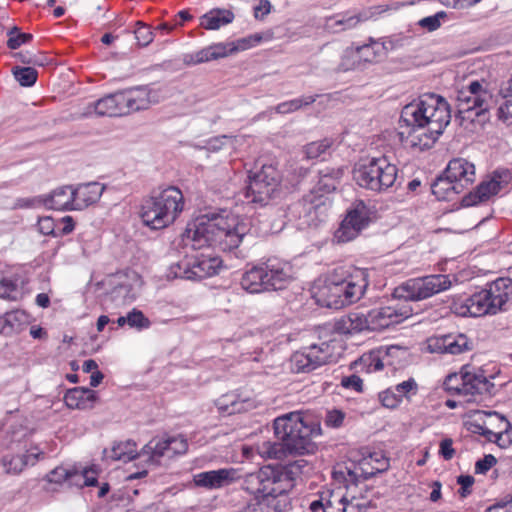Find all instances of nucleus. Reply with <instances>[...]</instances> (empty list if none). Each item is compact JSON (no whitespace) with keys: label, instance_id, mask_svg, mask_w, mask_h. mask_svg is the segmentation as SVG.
Instances as JSON below:
<instances>
[{"label":"nucleus","instance_id":"57","mask_svg":"<svg viewBox=\"0 0 512 512\" xmlns=\"http://www.w3.org/2000/svg\"><path fill=\"white\" fill-rule=\"evenodd\" d=\"M501 422L504 423L505 428L504 430L497 432V436L493 443H496L500 448H507L512 443V437H511V424L510 422L504 417L499 416Z\"/></svg>","mask_w":512,"mask_h":512},{"label":"nucleus","instance_id":"24","mask_svg":"<svg viewBox=\"0 0 512 512\" xmlns=\"http://www.w3.org/2000/svg\"><path fill=\"white\" fill-rule=\"evenodd\" d=\"M118 117L124 116L120 91L109 94L96 102L89 104L82 116L92 115Z\"/></svg>","mask_w":512,"mask_h":512},{"label":"nucleus","instance_id":"38","mask_svg":"<svg viewBox=\"0 0 512 512\" xmlns=\"http://www.w3.org/2000/svg\"><path fill=\"white\" fill-rule=\"evenodd\" d=\"M110 458L115 461L128 462L139 458V452L136 450V443L131 440L119 442L113 445Z\"/></svg>","mask_w":512,"mask_h":512},{"label":"nucleus","instance_id":"10","mask_svg":"<svg viewBox=\"0 0 512 512\" xmlns=\"http://www.w3.org/2000/svg\"><path fill=\"white\" fill-rule=\"evenodd\" d=\"M389 466V460L381 453H371L358 462L350 461L339 464L333 471V478L344 483L348 488L350 485H357L362 480L385 471Z\"/></svg>","mask_w":512,"mask_h":512},{"label":"nucleus","instance_id":"64","mask_svg":"<svg viewBox=\"0 0 512 512\" xmlns=\"http://www.w3.org/2000/svg\"><path fill=\"white\" fill-rule=\"evenodd\" d=\"M497 116L507 126L512 125V100H507L499 106Z\"/></svg>","mask_w":512,"mask_h":512},{"label":"nucleus","instance_id":"34","mask_svg":"<svg viewBox=\"0 0 512 512\" xmlns=\"http://www.w3.org/2000/svg\"><path fill=\"white\" fill-rule=\"evenodd\" d=\"M234 14L226 9H211L201 17L200 25L207 30H217L220 27L231 23Z\"/></svg>","mask_w":512,"mask_h":512},{"label":"nucleus","instance_id":"47","mask_svg":"<svg viewBox=\"0 0 512 512\" xmlns=\"http://www.w3.org/2000/svg\"><path fill=\"white\" fill-rule=\"evenodd\" d=\"M25 317L24 312L15 310L5 313L0 318V325L2 326L3 333H10L17 329Z\"/></svg>","mask_w":512,"mask_h":512},{"label":"nucleus","instance_id":"27","mask_svg":"<svg viewBox=\"0 0 512 512\" xmlns=\"http://www.w3.org/2000/svg\"><path fill=\"white\" fill-rule=\"evenodd\" d=\"M288 506L287 494L255 498L238 512H282Z\"/></svg>","mask_w":512,"mask_h":512},{"label":"nucleus","instance_id":"48","mask_svg":"<svg viewBox=\"0 0 512 512\" xmlns=\"http://www.w3.org/2000/svg\"><path fill=\"white\" fill-rule=\"evenodd\" d=\"M13 75L21 86L30 87L36 83L38 72L32 67H15Z\"/></svg>","mask_w":512,"mask_h":512},{"label":"nucleus","instance_id":"52","mask_svg":"<svg viewBox=\"0 0 512 512\" xmlns=\"http://www.w3.org/2000/svg\"><path fill=\"white\" fill-rule=\"evenodd\" d=\"M33 36L30 33H21L17 27H13L8 31L7 46L10 49H17L21 45L26 44L32 40Z\"/></svg>","mask_w":512,"mask_h":512},{"label":"nucleus","instance_id":"20","mask_svg":"<svg viewBox=\"0 0 512 512\" xmlns=\"http://www.w3.org/2000/svg\"><path fill=\"white\" fill-rule=\"evenodd\" d=\"M491 387H493V384L487 379L483 371L462 369L461 389L462 397L466 402L475 401L476 395L490 392Z\"/></svg>","mask_w":512,"mask_h":512},{"label":"nucleus","instance_id":"40","mask_svg":"<svg viewBox=\"0 0 512 512\" xmlns=\"http://www.w3.org/2000/svg\"><path fill=\"white\" fill-rule=\"evenodd\" d=\"M363 64L377 62L385 54L383 43L372 40L368 44L357 46Z\"/></svg>","mask_w":512,"mask_h":512},{"label":"nucleus","instance_id":"29","mask_svg":"<svg viewBox=\"0 0 512 512\" xmlns=\"http://www.w3.org/2000/svg\"><path fill=\"white\" fill-rule=\"evenodd\" d=\"M266 276L267 272L264 271L262 263L257 266H253L242 275L240 282L241 287L249 293L270 291Z\"/></svg>","mask_w":512,"mask_h":512},{"label":"nucleus","instance_id":"62","mask_svg":"<svg viewBox=\"0 0 512 512\" xmlns=\"http://www.w3.org/2000/svg\"><path fill=\"white\" fill-rule=\"evenodd\" d=\"M447 335L431 337L427 341L428 350L431 353H446Z\"/></svg>","mask_w":512,"mask_h":512},{"label":"nucleus","instance_id":"55","mask_svg":"<svg viewBox=\"0 0 512 512\" xmlns=\"http://www.w3.org/2000/svg\"><path fill=\"white\" fill-rule=\"evenodd\" d=\"M192 272V262L191 260H181L170 267V275H173L174 278L192 280L188 277Z\"/></svg>","mask_w":512,"mask_h":512},{"label":"nucleus","instance_id":"42","mask_svg":"<svg viewBox=\"0 0 512 512\" xmlns=\"http://www.w3.org/2000/svg\"><path fill=\"white\" fill-rule=\"evenodd\" d=\"M432 193L438 198V199H449L450 195L453 194H460L462 191H458L456 189V184L452 179L448 178V175H446V171L444 172L443 177H438L436 181L432 184Z\"/></svg>","mask_w":512,"mask_h":512},{"label":"nucleus","instance_id":"51","mask_svg":"<svg viewBox=\"0 0 512 512\" xmlns=\"http://www.w3.org/2000/svg\"><path fill=\"white\" fill-rule=\"evenodd\" d=\"M136 28L133 31L135 39L139 46H147L153 41L154 34L151 28L141 21L136 22Z\"/></svg>","mask_w":512,"mask_h":512},{"label":"nucleus","instance_id":"35","mask_svg":"<svg viewBox=\"0 0 512 512\" xmlns=\"http://www.w3.org/2000/svg\"><path fill=\"white\" fill-rule=\"evenodd\" d=\"M343 168H325L319 171L318 190L324 193L334 191L343 176Z\"/></svg>","mask_w":512,"mask_h":512},{"label":"nucleus","instance_id":"53","mask_svg":"<svg viewBox=\"0 0 512 512\" xmlns=\"http://www.w3.org/2000/svg\"><path fill=\"white\" fill-rule=\"evenodd\" d=\"M128 319V325L132 328L147 329L150 327V320L143 314L142 311L134 308L126 315Z\"/></svg>","mask_w":512,"mask_h":512},{"label":"nucleus","instance_id":"3","mask_svg":"<svg viewBox=\"0 0 512 512\" xmlns=\"http://www.w3.org/2000/svg\"><path fill=\"white\" fill-rule=\"evenodd\" d=\"M400 120L411 128L409 133L418 132L426 138L423 147H430L450 123V106L440 95L424 94L417 102L404 106Z\"/></svg>","mask_w":512,"mask_h":512},{"label":"nucleus","instance_id":"54","mask_svg":"<svg viewBox=\"0 0 512 512\" xmlns=\"http://www.w3.org/2000/svg\"><path fill=\"white\" fill-rule=\"evenodd\" d=\"M446 17L445 11H439L434 15L420 19L418 25L429 32H433L441 26V20H444Z\"/></svg>","mask_w":512,"mask_h":512},{"label":"nucleus","instance_id":"61","mask_svg":"<svg viewBox=\"0 0 512 512\" xmlns=\"http://www.w3.org/2000/svg\"><path fill=\"white\" fill-rule=\"evenodd\" d=\"M345 413L341 410L333 409L327 411L325 417V424L331 428H339L343 425Z\"/></svg>","mask_w":512,"mask_h":512},{"label":"nucleus","instance_id":"58","mask_svg":"<svg viewBox=\"0 0 512 512\" xmlns=\"http://www.w3.org/2000/svg\"><path fill=\"white\" fill-rule=\"evenodd\" d=\"M23 64L45 66L48 63L47 57L42 53L19 52L15 55Z\"/></svg>","mask_w":512,"mask_h":512},{"label":"nucleus","instance_id":"59","mask_svg":"<svg viewBox=\"0 0 512 512\" xmlns=\"http://www.w3.org/2000/svg\"><path fill=\"white\" fill-rule=\"evenodd\" d=\"M379 400L384 407L390 409L396 408L401 403V400L397 396V393L393 387L380 392Z\"/></svg>","mask_w":512,"mask_h":512},{"label":"nucleus","instance_id":"49","mask_svg":"<svg viewBox=\"0 0 512 512\" xmlns=\"http://www.w3.org/2000/svg\"><path fill=\"white\" fill-rule=\"evenodd\" d=\"M18 279L16 277H3L0 280V298L10 301H16L15 293L18 288Z\"/></svg>","mask_w":512,"mask_h":512},{"label":"nucleus","instance_id":"15","mask_svg":"<svg viewBox=\"0 0 512 512\" xmlns=\"http://www.w3.org/2000/svg\"><path fill=\"white\" fill-rule=\"evenodd\" d=\"M510 181L511 173L508 170H497L490 178L482 181L474 191L465 195L462 205L470 207L486 202L505 189Z\"/></svg>","mask_w":512,"mask_h":512},{"label":"nucleus","instance_id":"25","mask_svg":"<svg viewBox=\"0 0 512 512\" xmlns=\"http://www.w3.org/2000/svg\"><path fill=\"white\" fill-rule=\"evenodd\" d=\"M97 400V392L84 387L71 388L67 390L64 395V402L70 409H92L95 406Z\"/></svg>","mask_w":512,"mask_h":512},{"label":"nucleus","instance_id":"6","mask_svg":"<svg viewBox=\"0 0 512 512\" xmlns=\"http://www.w3.org/2000/svg\"><path fill=\"white\" fill-rule=\"evenodd\" d=\"M307 466L306 461L297 460L285 467L275 468L264 466L256 472L248 474L242 483V488L255 498L269 495H285L295 485L296 475L302 473Z\"/></svg>","mask_w":512,"mask_h":512},{"label":"nucleus","instance_id":"56","mask_svg":"<svg viewBox=\"0 0 512 512\" xmlns=\"http://www.w3.org/2000/svg\"><path fill=\"white\" fill-rule=\"evenodd\" d=\"M167 442H169V453L170 457L178 454H184L188 449V443L184 436H167Z\"/></svg>","mask_w":512,"mask_h":512},{"label":"nucleus","instance_id":"7","mask_svg":"<svg viewBox=\"0 0 512 512\" xmlns=\"http://www.w3.org/2000/svg\"><path fill=\"white\" fill-rule=\"evenodd\" d=\"M492 94L478 80L471 81L468 86L459 91L457 109L460 125L471 132L482 129L489 120V106Z\"/></svg>","mask_w":512,"mask_h":512},{"label":"nucleus","instance_id":"18","mask_svg":"<svg viewBox=\"0 0 512 512\" xmlns=\"http://www.w3.org/2000/svg\"><path fill=\"white\" fill-rule=\"evenodd\" d=\"M412 315L410 308L406 306H385L372 309L368 312L370 330H382L391 325L398 324Z\"/></svg>","mask_w":512,"mask_h":512},{"label":"nucleus","instance_id":"2","mask_svg":"<svg viewBox=\"0 0 512 512\" xmlns=\"http://www.w3.org/2000/svg\"><path fill=\"white\" fill-rule=\"evenodd\" d=\"M249 230L244 219L223 211L197 217L187 225L184 236L194 249L215 247L231 251L239 247Z\"/></svg>","mask_w":512,"mask_h":512},{"label":"nucleus","instance_id":"4","mask_svg":"<svg viewBox=\"0 0 512 512\" xmlns=\"http://www.w3.org/2000/svg\"><path fill=\"white\" fill-rule=\"evenodd\" d=\"M184 205V196L178 187H159L142 199L139 215L145 226L160 230L176 221Z\"/></svg>","mask_w":512,"mask_h":512},{"label":"nucleus","instance_id":"11","mask_svg":"<svg viewBox=\"0 0 512 512\" xmlns=\"http://www.w3.org/2000/svg\"><path fill=\"white\" fill-rule=\"evenodd\" d=\"M452 285L449 275L433 274L405 281L394 290L399 299L420 301L448 290Z\"/></svg>","mask_w":512,"mask_h":512},{"label":"nucleus","instance_id":"12","mask_svg":"<svg viewBox=\"0 0 512 512\" xmlns=\"http://www.w3.org/2000/svg\"><path fill=\"white\" fill-rule=\"evenodd\" d=\"M334 361V347L330 342L312 344L292 354L291 369L296 373L311 372Z\"/></svg>","mask_w":512,"mask_h":512},{"label":"nucleus","instance_id":"8","mask_svg":"<svg viewBox=\"0 0 512 512\" xmlns=\"http://www.w3.org/2000/svg\"><path fill=\"white\" fill-rule=\"evenodd\" d=\"M350 281L344 286L318 281L313 288V297L320 306L341 309L363 296L368 286L367 272L356 271V275Z\"/></svg>","mask_w":512,"mask_h":512},{"label":"nucleus","instance_id":"17","mask_svg":"<svg viewBox=\"0 0 512 512\" xmlns=\"http://www.w3.org/2000/svg\"><path fill=\"white\" fill-rule=\"evenodd\" d=\"M120 94L124 115L148 109L159 101L157 91L148 86L133 87L120 91Z\"/></svg>","mask_w":512,"mask_h":512},{"label":"nucleus","instance_id":"23","mask_svg":"<svg viewBox=\"0 0 512 512\" xmlns=\"http://www.w3.org/2000/svg\"><path fill=\"white\" fill-rule=\"evenodd\" d=\"M446 175L456 184L458 191H464L475 181V166L464 158H454L449 161Z\"/></svg>","mask_w":512,"mask_h":512},{"label":"nucleus","instance_id":"22","mask_svg":"<svg viewBox=\"0 0 512 512\" xmlns=\"http://www.w3.org/2000/svg\"><path fill=\"white\" fill-rule=\"evenodd\" d=\"M262 264L267 272L269 290L282 289L293 278L292 266L286 261L270 258Z\"/></svg>","mask_w":512,"mask_h":512},{"label":"nucleus","instance_id":"9","mask_svg":"<svg viewBox=\"0 0 512 512\" xmlns=\"http://www.w3.org/2000/svg\"><path fill=\"white\" fill-rule=\"evenodd\" d=\"M398 175L396 165L386 157L363 160L355 165L353 179L362 188L382 193L391 188Z\"/></svg>","mask_w":512,"mask_h":512},{"label":"nucleus","instance_id":"1","mask_svg":"<svg viewBox=\"0 0 512 512\" xmlns=\"http://www.w3.org/2000/svg\"><path fill=\"white\" fill-rule=\"evenodd\" d=\"M273 428L278 441H264L257 446L259 455L265 459L313 454L317 450L313 439L322 433L320 422L302 411L278 416L273 422Z\"/></svg>","mask_w":512,"mask_h":512},{"label":"nucleus","instance_id":"43","mask_svg":"<svg viewBox=\"0 0 512 512\" xmlns=\"http://www.w3.org/2000/svg\"><path fill=\"white\" fill-rule=\"evenodd\" d=\"M27 461L23 454H6L2 457L1 463L5 473L17 475L27 467Z\"/></svg>","mask_w":512,"mask_h":512},{"label":"nucleus","instance_id":"33","mask_svg":"<svg viewBox=\"0 0 512 512\" xmlns=\"http://www.w3.org/2000/svg\"><path fill=\"white\" fill-rule=\"evenodd\" d=\"M228 55L227 47L223 44H215L205 47L195 53L184 55L183 61L187 65H196L211 60L223 58Z\"/></svg>","mask_w":512,"mask_h":512},{"label":"nucleus","instance_id":"37","mask_svg":"<svg viewBox=\"0 0 512 512\" xmlns=\"http://www.w3.org/2000/svg\"><path fill=\"white\" fill-rule=\"evenodd\" d=\"M356 271L364 270L354 268L352 266H338L329 272L324 280L319 281L328 284L344 286L351 282L350 280L356 275Z\"/></svg>","mask_w":512,"mask_h":512},{"label":"nucleus","instance_id":"39","mask_svg":"<svg viewBox=\"0 0 512 512\" xmlns=\"http://www.w3.org/2000/svg\"><path fill=\"white\" fill-rule=\"evenodd\" d=\"M319 95H308L279 103L274 109L279 114H289L313 104Z\"/></svg>","mask_w":512,"mask_h":512},{"label":"nucleus","instance_id":"63","mask_svg":"<svg viewBox=\"0 0 512 512\" xmlns=\"http://www.w3.org/2000/svg\"><path fill=\"white\" fill-rule=\"evenodd\" d=\"M496 463L497 459L492 454H487L475 463V473L486 474Z\"/></svg>","mask_w":512,"mask_h":512},{"label":"nucleus","instance_id":"32","mask_svg":"<svg viewBox=\"0 0 512 512\" xmlns=\"http://www.w3.org/2000/svg\"><path fill=\"white\" fill-rule=\"evenodd\" d=\"M191 262L192 272L188 277L192 280H200L218 274L222 264V260L218 257L203 255L195 258Z\"/></svg>","mask_w":512,"mask_h":512},{"label":"nucleus","instance_id":"19","mask_svg":"<svg viewBox=\"0 0 512 512\" xmlns=\"http://www.w3.org/2000/svg\"><path fill=\"white\" fill-rule=\"evenodd\" d=\"M98 468L96 466L88 467L82 471L56 467L48 475L47 480L52 483L69 482L76 486H95L97 484Z\"/></svg>","mask_w":512,"mask_h":512},{"label":"nucleus","instance_id":"30","mask_svg":"<svg viewBox=\"0 0 512 512\" xmlns=\"http://www.w3.org/2000/svg\"><path fill=\"white\" fill-rule=\"evenodd\" d=\"M44 205L54 210H76L74 189L71 186H63L55 189L43 200Z\"/></svg>","mask_w":512,"mask_h":512},{"label":"nucleus","instance_id":"50","mask_svg":"<svg viewBox=\"0 0 512 512\" xmlns=\"http://www.w3.org/2000/svg\"><path fill=\"white\" fill-rule=\"evenodd\" d=\"M397 393V396L402 401L403 398L410 400L412 396L418 392V384L413 378H409L393 387Z\"/></svg>","mask_w":512,"mask_h":512},{"label":"nucleus","instance_id":"13","mask_svg":"<svg viewBox=\"0 0 512 512\" xmlns=\"http://www.w3.org/2000/svg\"><path fill=\"white\" fill-rule=\"evenodd\" d=\"M370 502L365 497L348 498L341 488L322 493L319 500L311 503V509L321 512H366Z\"/></svg>","mask_w":512,"mask_h":512},{"label":"nucleus","instance_id":"36","mask_svg":"<svg viewBox=\"0 0 512 512\" xmlns=\"http://www.w3.org/2000/svg\"><path fill=\"white\" fill-rule=\"evenodd\" d=\"M218 409L227 414H235L246 411L250 407L248 400H239L238 395L229 393L217 400Z\"/></svg>","mask_w":512,"mask_h":512},{"label":"nucleus","instance_id":"45","mask_svg":"<svg viewBox=\"0 0 512 512\" xmlns=\"http://www.w3.org/2000/svg\"><path fill=\"white\" fill-rule=\"evenodd\" d=\"M362 65L364 64L361 60L357 47L352 46L344 50L341 57V62L339 64V68L342 71L359 69L362 67Z\"/></svg>","mask_w":512,"mask_h":512},{"label":"nucleus","instance_id":"16","mask_svg":"<svg viewBox=\"0 0 512 512\" xmlns=\"http://www.w3.org/2000/svg\"><path fill=\"white\" fill-rule=\"evenodd\" d=\"M370 209L360 201L355 207L348 211L335 232L338 242H349L355 239L370 222Z\"/></svg>","mask_w":512,"mask_h":512},{"label":"nucleus","instance_id":"5","mask_svg":"<svg viewBox=\"0 0 512 512\" xmlns=\"http://www.w3.org/2000/svg\"><path fill=\"white\" fill-rule=\"evenodd\" d=\"M511 295L512 279L501 277L471 296L454 298L450 309L462 317L494 315L503 309Z\"/></svg>","mask_w":512,"mask_h":512},{"label":"nucleus","instance_id":"46","mask_svg":"<svg viewBox=\"0 0 512 512\" xmlns=\"http://www.w3.org/2000/svg\"><path fill=\"white\" fill-rule=\"evenodd\" d=\"M469 349V341L467 337L463 334L458 335H447L446 342V353L448 354H461L462 352Z\"/></svg>","mask_w":512,"mask_h":512},{"label":"nucleus","instance_id":"14","mask_svg":"<svg viewBox=\"0 0 512 512\" xmlns=\"http://www.w3.org/2000/svg\"><path fill=\"white\" fill-rule=\"evenodd\" d=\"M278 172L272 165H263L261 170L249 178L246 187V198L251 202L266 204L277 189Z\"/></svg>","mask_w":512,"mask_h":512},{"label":"nucleus","instance_id":"31","mask_svg":"<svg viewBox=\"0 0 512 512\" xmlns=\"http://www.w3.org/2000/svg\"><path fill=\"white\" fill-rule=\"evenodd\" d=\"M335 329L342 334L360 333L364 330H370V319L368 313L351 312L341 317L335 323Z\"/></svg>","mask_w":512,"mask_h":512},{"label":"nucleus","instance_id":"60","mask_svg":"<svg viewBox=\"0 0 512 512\" xmlns=\"http://www.w3.org/2000/svg\"><path fill=\"white\" fill-rule=\"evenodd\" d=\"M461 382L462 372L460 374L448 375L444 381L446 391L450 392L451 394L459 395L462 397Z\"/></svg>","mask_w":512,"mask_h":512},{"label":"nucleus","instance_id":"21","mask_svg":"<svg viewBox=\"0 0 512 512\" xmlns=\"http://www.w3.org/2000/svg\"><path fill=\"white\" fill-rule=\"evenodd\" d=\"M239 478L238 471L234 468H222L198 473L194 476L196 486L206 489H220L226 487Z\"/></svg>","mask_w":512,"mask_h":512},{"label":"nucleus","instance_id":"26","mask_svg":"<svg viewBox=\"0 0 512 512\" xmlns=\"http://www.w3.org/2000/svg\"><path fill=\"white\" fill-rule=\"evenodd\" d=\"M164 456L170 457L169 442L166 437L151 439L139 452V459L148 466L160 465Z\"/></svg>","mask_w":512,"mask_h":512},{"label":"nucleus","instance_id":"28","mask_svg":"<svg viewBox=\"0 0 512 512\" xmlns=\"http://www.w3.org/2000/svg\"><path fill=\"white\" fill-rule=\"evenodd\" d=\"M105 186L98 182H89L78 185L74 189L76 210H82L100 199Z\"/></svg>","mask_w":512,"mask_h":512},{"label":"nucleus","instance_id":"41","mask_svg":"<svg viewBox=\"0 0 512 512\" xmlns=\"http://www.w3.org/2000/svg\"><path fill=\"white\" fill-rule=\"evenodd\" d=\"M360 19L357 16L336 15L326 20L325 28L332 33H339L354 28Z\"/></svg>","mask_w":512,"mask_h":512},{"label":"nucleus","instance_id":"44","mask_svg":"<svg viewBox=\"0 0 512 512\" xmlns=\"http://www.w3.org/2000/svg\"><path fill=\"white\" fill-rule=\"evenodd\" d=\"M334 141L331 138H324L319 141L308 143L304 147V153L307 159L316 160L324 156L333 146Z\"/></svg>","mask_w":512,"mask_h":512}]
</instances>
